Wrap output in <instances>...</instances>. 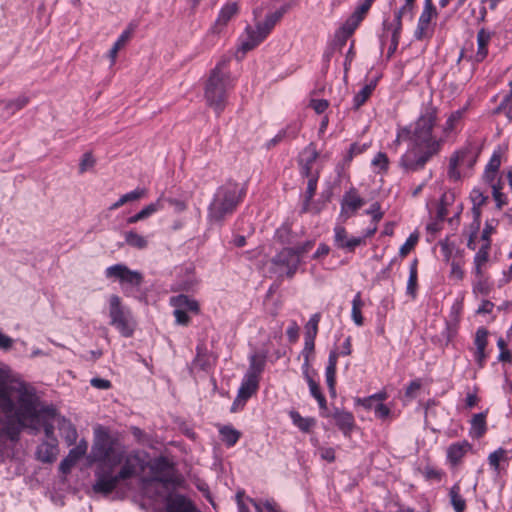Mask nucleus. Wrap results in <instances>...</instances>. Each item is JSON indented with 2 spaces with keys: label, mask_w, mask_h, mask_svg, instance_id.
<instances>
[{
  "label": "nucleus",
  "mask_w": 512,
  "mask_h": 512,
  "mask_svg": "<svg viewBox=\"0 0 512 512\" xmlns=\"http://www.w3.org/2000/svg\"><path fill=\"white\" fill-rule=\"evenodd\" d=\"M56 409L44 405L36 388L20 379L8 380L0 369V438L16 441L23 428L37 433L44 429L48 441L54 437Z\"/></svg>",
  "instance_id": "f257e3e1"
},
{
  "label": "nucleus",
  "mask_w": 512,
  "mask_h": 512,
  "mask_svg": "<svg viewBox=\"0 0 512 512\" xmlns=\"http://www.w3.org/2000/svg\"><path fill=\"white\" fill-rule=\"evenodd\" d=\"M437 108L432 105H427L423 108L420 116L415 122L413 131L408 127L398 129L395 144L399 145L402 141L410 140L415 145H423L430 149L437 151L441 150L444 137H437L434 135L433 130L437 123Z\"/></svg>",
  "instance_id": "f03ea898"
},
{
  "label": "nucleus",
  "mask_w": 512,
  "mask_h": 512,
  "mask_svg": "<svg viewBox=\"0 0 512 512\" xmlns=\"http://www.w3.org/2000/svg\"><path fill=\"white\" fill-rule=\"evenodd\" d=\"M122 466L118 473L115 468L118 465H102L99 469H95V482L92 490L95 493L108 495L118 486L121 480L134 477L138 471L144 469V461L138 453L131 452L125 455L123 451Z\"/></svg>",
  "instance_id": "7ed1b4c3"
},
{
  "label": "nucleus",
  "mask_w": 512,
  "mask_h": 512,
  "mask_svg": "<svg viewBox=\"0 0 512 512\" xmlns=\"http://www.w3.org/2000/svg\"><path fill=\"white\" fill-rule=\"evenodd\" d=\"M227 63V59L218 62L211 71L205 86V100L217 115H220L225 109L227 93L233 86V80L227 70Z\"/></svg>",
  "instance_id": "20e7f679"
},
{
  "label": "nucleus",
  "mask_w": 512,
  "mask_h": 512,
  "mask_svg": "<svg viewBox=\"0 0 512 512\" xmlns=\"http://www.w3.org/2000/svg\"><path fill=\"white\" fill-rule=\"evenodd\" d=\"M245 195L244 188L236 182H226L217 188L208 207V220L220 224L231 215Z\"/></svg>",
  "instance_id": "39448f33"
},
{
  "label": "nucleus",
  "mask_w": 512,
  "mask_h": 512,
  "mask_svg": "<svg viewBox=\"0 0 512 512\" xmlns=\"http://www.w3.org/2000/svg\"><path fill=\"white\" fill-rule=\"evenodd\" d=\"M109 324L123 337H131L136 329L137 322L131 310L122 303L121 298L112 294L108 298Z\"/></svg>",
  "instance_id": "423d86ee"
},
{
  "label": "nucleus",
  "mask_w": 512,
  "mask_h": 512,
  "mask_svg": "<svg viewBox=\"0 0 512 512\" xmlns=\"http://www.w3.org/2000/svg\"><path fill=\"white\" fill-rule=\"evenodd\" d=\"M289 5L282 6L279 10L268 14L263 22H259L255 29H246V38L241 41L240 50L244 53L254 49L271 32L275 24L288 11Z\"/></svg>",
  "instance_id": "0eeeda50"
},
{
  "label": "nucleus",
  "mask_w": 512,
  "mask_h": 512,
  "mask_svg": "<svg viewBox=\"0 0 512 512\" xmlns=\"http://www.w3.org/2000/svg\"><path fill=\"white\" fill-rule=\"evenodd\" d=\"M123 450L114 447L113 441L106 432L98 435L91 449V462L97 464L96 469L102 465H119L122 463Z\"/></svg>",
  "instance_id": "6e6552de"
},
{
  "label": "nucleus",
  "mask_w": 512,
  "mask_h": 512,
  "mask_svg": "<svg viewBox=\"0 0 512 512\" xmlns=\"http://www.w3.org/2000/svg\"><path fill=\"white\" fill-rule=\"evenodd\" d=\"M435 149L423 147V145H415L412 143L411 147L402 155L400 159V166L409 172L418 171L424 168L425 164L438 153Z\"/></svg>",
  "instance_id": "1a4fd4ad"
},
{
  "label": "nucleus",
  "mask_w": 512,
  "mask_h": 512,
  "mask_svg": "<svg viewBox=\"0 0 512 512\" xmlns=\"http://www.w3.org/2000/svg\"><path fill=\"white\" fill-rule=\"evenodd\" d=\"M107 279L118 280L123 290L128 287H139L143 282V275L136 270H131L125 264H115L105 269Z\"/></svg>",
  "instance_id": "9d476101"
},
{
  "label": "nucleus",
  "mask_w": 512,
  "mask_h": 512,
  "mask_svg": "<svg viewBox=\"0 0 512 512\" xmlns=\"http://www.w3.org/2000/svg\"><path fill=\"white\" fill-rule=\"evenodd\" d=\"M300 263L301 260L297 252L289 247L282 249L272 258V264L279 275H285L288 278L295 275Z\"/></svg>",
  "instance_id": "9b49d317"
},
{
  "label": "nucleus",
  "mask_w": 512,
  "mask_h": 512,
  "mask_svg": "<svg viewBox=\"0 0 512 512\" xmlns=\"http://www.w3.org/2000/svg\"><path fill=\"white\" fill-rule=\"evenodd\" d=\"M476 162V156L468 149H461L454 152L449 160L448 177L453 181H458L461 178V169H470Z\"/></svg>",
  "instance_id": "f8f14e48"
},
{
  "label": "nucleus",
  "mask_w": 512,
  "mask_h": 512,
  "mask_svg": "<svg viewBox=\"0 0 512 512\" xmlns=\"http://www.w3.org/2000/svg\"><path fill=\"white\" fill-rule=\"evenodd\" d=\"M436 16L437 10H430L429 7L423 8L414 32V37L417 40H425L433 36L434 24L432 20L436 18Z\"/></svg>",
  "instance_id": "ddd939ff"
},
{
  "label": "nucleus",
  "mask_w": 512,
  "mask_h": 512,
  "mask_svg": "<svg viewBox=\"0 0 512 512\" xmlns=\"http://www.w3.org/2000/svg\"><path fill=\"white\" fill-rule=\"evenodd\" d=\"M238 13V5L236 2H229L225 4L214 24L210 27L208 36L220 35L224 31L229 21Z\"/></svg>",
  "instance_id": "4468645a"
},
{
  "label": "nucleus",
  "mask_w": 512,
  "mask_h": 512,
  "mask_svg": "<svg viewBox=\"0 0 512 512\" xmlns=\"http://www.w3.org/2000/svg\"><path fill=\"white\" fill-rule=\"evenodd\" d=\"M472 450V445L467 440L450 444L446 449V458L450 466L458 467L464 457Z\"/></svg>",
  "instance_id": "2eb2a0df"
},
{
  "label": "nucleus",
  "mask_w": 512,
  "mask_h": 512,
  "mask_svg": "<svg viewBox=\"0 0 512 512\" xmlns=\"http://www.w3.org/2000/svg\"><path fill=\"white\" fill-rule=\"evenodd\" d=\"M167 512H197L193 502L182 494L170 493L165 498Z\"/></svg>",
  "instance_id": "dca6fc26"
},
{
  "label": "nucleus",
  "mask_w": 512,
  "mask_h": 512,
  "mask_svg": "<svg viewBox=\"0 0 512 512\" xmlns=\"http://www.w3.org/2000/svg\"><path fill=\"white\" fill-rule=\"evenodd\" d=\"M488 344V330L480 327L476 330L474 337V350L473 355L475 362L479 368H483L486 362L487 354L486 347Z\"/></svg>",
  "instance_id": "f3484780"
},
{
  "label": "nucleus",
  "mask_w": 512,
  "mask_h": 512,
  "mask_svg": "<svg viewBox=\"0 0 512 512\" xmlns=\"http://www.w3.org/2000/svg\"><path fill=\"white\" fill-rule=\"evenodd\" d=\"M364 205V200L358 195L356 189L351 188L347 191L341 202V217L348 219Z\"/></svg>",
  "instance_id": "a211bd4d"
},
{
  "label": "nucleus",
  "mask_w": 512,
  "mask_h": 512,
  "mask_svg": "<svg viewBox=\"0 0 512 512\" xmlns=\"http://www.w3.org/2000/svg\"><path fill=\"white\" fill-rule=\"evenodd\" d=\"M258 388L259 379H256L255 376L244 375L233 406H243L257 392Z\"/></svg>",
  "instance_id": "6ab92c4d"
},
{
  "label": "nucleus",
  "mask_w": 512,
  "mask_h": 512,
  "mask_svg": "<svg viewBox=\"0 0 512 512\" xmlns=\"http://www.w3.org/2000/svg\"><path fill=\"white\" fill-rule=\"evenodd\" d=\"M334 242L338 248L352 252L357 246L364 244V238H348L346 229L338 225L334 228Z\"/></svg>",
  "instance_id": "aec40b11"
},
{
  "label": "nucleus",
  "mask_w": 512,
  "mask_h": 512,
  "mask_svg": "<svg viewBox=\"0 0 512 512\" xmlns=\"http://www.w3.org/2000/svg\"><path fill=\"white\" fill-rule=\"evenodd\" d=\"M317 157L318 152L313 144H309L307 147L304 148L299 158V164L302 175H304L305 177L315 175V173H313V167Z\"/></svg>",
  "instance_id": "412c9836"
},
{
  "label": "nucleus",
  "mask_w": 512,
  "mask_h": 512,
  "mask_svg": "<svg viewBox=\"0 0 512 512\" xmlns=\"http://www.w3.org/2000/svg\"><path fill=\"white\" fill-rule=\"evenodd\" d=\"M371 5V2L364 0V2L353 12V14L342 24L341 28L352 36L356 28L364 19Z\"/></svg>",
  "instance_id": "4be33fe9"
},
{
  "label": "nucleus",
  "mask_w": 512,
  "mask_h": 512,
  "mask_svg": "<svg viewBox=\"0 0 512 512\" xmlns=\"http://www.w3.org/2000/svg\"><path fill=\"white\" fill-rule=\"evenodd\" d=\"M416 0H405V3L395 12V28L392 32V41L394 43V48L398 45L399 34L402 29V17L408 15L410 19L412 18V12L414 8Z\"/></svg>",
  "instance_id": "5701e85b"
},
{
  "label": "nucleus",
  "mask_w": 512,
  "mask_h": 512,
  "mask_svg": "<svg viewBox=\"0 0 512 512\" xmlns=\"http://www.w3.org/2000/svg\"><path fill=\"white\" fill-rule=\"evenodd\" d=\"M58 455L57 439L42 442L36 451V457L43 463H53Z\"/></svg>",
  "instance_id": "b1692460"
},
{
  "label": "nucleus",
  "mask_w": 512,
  "mask_h": 512,
  "mask_svg": "<svg viewBox=\"0 0 512 512\" xmlns=\"http://www.w3.org/2000/svg\"><path fill=\"white\" fill-rule=\"evenodd\" d=\"M333 418L336 422V425L344 433V435L347 436L351 433L355 426L354 416L351 412L336 410L333 414Z\"/></svg>",
  "instance_id": "393cba45"
},
{
  "label": "nucleus",
  "mask_w": 512,
  "mask_h": 512,
  "mask_svg": "<svg viewBox=\"0 0 512 512\" xmlns=\"http://www.w3.org/2000/svg\"><path fill=\"white\" fill-rule=\"evenodd\" d=\"M168 483V479L155 477L153 479L143 480L144 494L149 498H157L162 494V489L165 488Z\"/></svg>",
  "instance_id": "a878e982"
},
{
  "label": "nucleus",
  "mask_w": 512,
  "mask_h": 512,
  "mask_svg": "<svg viewBox=\"0 0 512 512\" xmlns=\"http://www.w3.org/2000/svg\"><path fill=\"white\" fill-rule=\"evenodd\" d=\"M170 304L173 307H179V309L186 311L188 313H199L198 302L187 295L180 294L175 297H172L170 300Z\"/></svg>",
  "instance_id": "bb28decb"
},
{
  "label": "nucleus",
  "mask_w": 512,
  "mask_h": 512,
  "mask_svg": "<svg viewBox=\"0 0 512 512\" xmlns=\"http://www.w3.org/2000/svg\"><path fill=\"white\" fill-rule=\"evenodd\" d=\"M491 39V35H490V32L486 31L485 29H481L478 33H477V51L476 53L472 56L473 60L475 62H482L487 54H488V43Z\"/></svg>",
  "instance_id": "cd10ccee"
},
{
  "label": "nucleus",
  "mask_w": 512,
  "mask_h": 512,
  "mask_svg": "<svg viewBox=\"0 0 512 512\" xmlns=\"http://www.w3.org/2000/svg\"><path fill=\"white\" fill-rule=\"evenodd\" d=\"M133 33V27H129L124 30L121 35L118 37L116 42L113 44L112 48L108 53V57L111 61V65H114L117 59V54L120 49H122L130 40L131 35Z\"/></svg>",
  "instance_id": "c85d7f7f"
},
{
  "label": "nucleus",
  "mask_w": 512,
  "mask_h": 512,
  "mask_svg": "<svg viewBox=\"0 0 512 512\" xmlns=\"http://www.w3.org/2000/svg\"><path fill=\"white\" fill-rule=\"evenodd\" d=\"M338 360V353L336 351H331L328 357V365L326 367L325 376L326 382L329 387V390L332 393H335V375H336V366Z\"/></svg>",
  "instance_id": "c756f323"
},
{
  "label": "nucleus",
  "mask_w": 512,
  "mask_h": 512,
  "mask_svg": "<svg viewBox=\"0 0 512 512\" xmlns=\"http://www.w3.org/2000/svg\"><path fill=\"white\" fill-rule=\"evenodd\" d=\"M487 430L486 413L473 415L471 419L470 435L474 438H481Z\"/></svg>",
  "instance_id": "7c9ffc66"
},
{
  "label": "nucleus",
  "mask_w": 512,
  "mask_h": 512,
  "mask_svg": "<svg viewBox=\"0 0 512 512\" xmlns=\"http://www.w3.org/2000/svg\"><path fill=\"white\" fill-rule=\"evenodd\" d=\"M266 362L265 355L253 354L250 357L249 368L245 375L247 376H255L256 379L260 380V375L264 370Z\"/></svg>",
  "instance_id": "2f4dec72"
},
{
  "label": "nucleus",
  "mask_w": 512,
  "mask_h": 512,
  "mask_svg": "<svg viewBox=\"0 0 512 512\" xmlns=\"http://www.w3.org/2000/svg\"><path fill=\"white\" fill-rule=\"evenodd\" d=\"M303 373H304V377L308 383L311 395L317 400L319 406L321 408H324L326 406V399H325L324 395L321 393L318 384L313 379V377L310 375L309 369L303 370Z\"/></svg>",
  "instance_id": "473e14b6"
},
{
  "label": "nucleus",
  "mask_w": 512,
  "mask_h": 512,
  "mask_svg": "<svg viewBox=\"0 0 512 512\" xmlns=\"http://www.w3.org/2000/svg\"><path fill=\"white\" fill-rule=\"evenodd\" d=\"M146 189L144 188H137L129 193H126L124 195H122L118 201H116L115 203H113L111 206H110V210H115V209H118L119 207L123 206L124 204H126L127 202H131V201H135V200H138L144 196H146Z\"/></svg>",
  "instance_id": "72a5a7b5"
},
{
  "label": "nucleus",
  "mask_w": 512,
  "mask_h": 512,
  "mask_svg": "<svg viewBox=\"0 0 512 512\" xmlns=\"http://www.w3.org/2000/svg\"><path fill=\"white\" fill-rule=\"evenodd\" d=\"M460 492L461 488L459 483L454 484L449 491L450 501L456 512H464L466 508V502Z\"/></svg>",
  "instance_id": "f704fd0d"
},
{
  "label": "nucleus",
  "mask_w": 512,
  "mask_h": 512,
  "mask_svg": "<svg viewBox=\"0 0 512 512\" xmlns=\"http://www.w3.org/2000/svg\"><path fill=\"white\" fill-rule=\"evenodd\" d=\"M511 458L510 452L503 448H498L488 456L489 465L495 470L499 471L500 463L507 462Z\"/></svg>",
  "instance_id": "c9c22d12"
},
{
  "label": "nucleus",
  "mask_w": 512,
  "mask_h": 512,
  "mask_svg": "<svg viewBox=\"0 0 512 512\" xmlns=\"http://www.w3.org/2000/svg\"><path fill=\"white\" fill-rule=\"evenodd\" d=\"M289 416L293 424L303 432H309L315 425V420L313 418H304L295 410L290 411Z\"/></svg>",
  "instance_id": "e433bc0d"
},
{
  "label": "nucleus",
  "mask_w": 512,
  "mask_h": 512,
  "mask_svg": "<svg viewBox=\"0 0 512 512\" xmlns=\"http://www.w3.org/2000/svg\"><path fill=\"white\" fill-rule=\"evenodd\" d=\"M219 433L221 435L222 441L228 447L234 446L241 436V433L231 426L221 427Z\"/></svg>",
  "instance_id": "4c0bfd02"
},
{
  "label": "nucleus",
  "mask_w": 512,
  "mask_h": 512,
  "mask_svg": "<svg viewBox=\"0 0 512 512\" xmlns=\"http://www.w3.org/2000/svg\"><path fill=\"white\" fill-rule=\"evenodd\" d=\"M417 281H418V272H417V261L415 260L409 268V278L406 287V294L409 295L412 299L416 297L417 291Z\"/></svg>",
  "instance_id": "58836bf2"
},
{
  "label": "nucleus",
  "mask_w": 512,
  "mask_h": 512,
  "mask_svg": "<svg viewBox=\"0 0 512 512\" xmlns=\"http://www.w3.org/2000/svg\"><path fill=\"white\" fill-rule=\"evenodd\" d=\"M490 244H483L474 257L475 272L478 276L482 274V266L486 264L489 257Z\"/></svg>",
  "instance_id": "ea45409f"
},
{
  "label": "nucleus",
  "mask_w": 512,
  "mask_h": 512,
  "mask_svg": "<svg viewBox=\"0 0 512 512\" xmlns=\"http://www.w3.org/2000/svg\"><path fill=\"white\" fill-rule=\"evenodd\" d=\"M362 307H363V301L361 299L360 292H358L352 300V311H351L352 320L354 321V323L357 326L363 325V317H362V313H361Z\"/></svg>",
  "instance_id": "a19ab883"
},
{
  "label": "nucleus",
  "mask_w": 512,
  "mask_h": 512,
  "mask_svg": "<svg viewBox=\"0 0 512 512\" xmlns=\"http://www.w3.org/2000/svg\"><path fill=\"white\" fill-rule=\"evenodd\" d=\"M124 236L126 244L131 247L137 249H144L147 247L148 242L146 238L134 231H127Z\"/></svg>",
  "instance_id": "79ce46f5"
},
{
  "label": "nucleus",
  "mask_w": 512,
  "mask_h": 512,
  "mask_svg": "<svg viewBox=\"0 0 512 512\" xmlns=\"http://www.w3.org/2000/svg\"><path fill=\"white\" fill-rule=\"evenodd\" d=\"M88 449V443L86 440L81 439L78 444L72 448L68 455L66 456L68 459L72 460L74 463H77L86 453Z\"/></svg>",
  "instance_id": "37998d69"
},
{
  "label": "nucleus",
  "mask_w": 512,
  "mask_h": 512,
  "mask_svg": "<svg viewBox=\"0 0 512 512\" xmlns=\"http://www.w3.org/2000/svg\"><path fill=\"white\" fill-rule=\"evenodd\" d=\"M375 88V84L370 83L365 85L355 96L353 99L354 107L358 109L361 105H363L366 100L370 97L373 90Z\"/></svg>",
  "instance_id": "c03bdc74"
},
{
  "label": "nucleus",
  "mask_w": 512,
  "mask_h": 512,
  "mask_svg": "<svg viewBox=\"0 0 512 512\" xmlns=\"http://www.w3.org/2000/svg\"><path fill=\"white\" fill-rule=\"evenodd\" d=\"M462 114V111L457 110L448 117L443 126L444 138L448 137V135L454 130L456 124L461 120Z\"/></svg>",
  "instance_id": "a18cd8bd"
},
{
  "label": "nucleus",
  "mask_w": 512,
  "mask_h": 512,
  "mask_svg": "<svg viewBox=\"0 0 512 512\" xmlns=\"http://www.w3.org/2000/svg\"><path fill=\"white\" fill-rule=\"evenodd\" d=\"M314 341L315 338H312L310 336H305V344L302 351V355L304 357V363H303V370L309 369L310 366V356L314 352Z\"/></svg>",
  "instance_id": "49530a36"
},
{
  "label": "nucleus",
  "mask_w": 512,
  "mask_h": 512,
  "mask_svg": "<svg viewBox=\"0 0 512 512\" xmlns=\"http://www.w3.org/2000/svg\"><path fill=\"white\" fill-rule=\"evenodd\" d=\"M510 92L504 97L497 108L498 112H503L508 119L512 120V81L509 83Z\"/></svg>",
  "instance_id": "de8ad7c7"
},
{
  "label": "nucleus",
  "mask_w": 512,
  "mask_h": 512,
  "mask_svg": "<svg viewBox=\"0 0 512 512\" xmlns=\"http://www.w3.org/2000/svg\"><path fill=\"white\" fill-rule=\"evenodd\" d=\"M418 239H419V236L417 233L410 234V236L407 238L405 243L399 249L400 256L401 257L407 256L413 250L415 245L417 244Z\"/></svg>",
  "instance_id": "09e8293b"
},
{
  "label": "nucleus",
  "mask_w": 512,
  "mask_h": 512,
  "mask_svg": "<svg viewBox=\"0 0 512 512\" xmlns=\"http://www.w3.org/2000/svg\"><path fill=\"white\" fill-rule=\"evenodd\" d=\"M161 209H163L162 197L158 198L155 202L150 203L149 205L145 206L139 212L144 220V219L150 217L152 214L158 212Z\"/></svg>",
  "instance_id": "8fccbe9b"
},
{
  "label": "nucleus",
  "mask_w": 512,
  "mask_h": 512,
  "mask_svg": "<svg viewBox=\"0 0 512 512\" xmlns=\"http://www.w3.org/2000/svg\"><path fill=\"white\" fill-rule=\"evenodd\" d=\"M29 102V98L27 96H19L18 98L7 102L6 109L11 113H15L16 111L25 107Z\"/></svg>",
  "instance_id": "3c124183"
},
{
  "label": "nucleus",
  "mask_w": 512,
  "mask_h": 512,
  "mask_svg": "<svg viewBox=\"0 0 512 512\" xmlns=\"http://www.w3.org/2000/svg\"><path fill=\"white\" fill-rule=\"evenodd\" d=\"M320 321V314L316 313L311 316L309 319L307 325H306V333L305 336H310L312 338H315L318 332V323Z\"/></svg>",
  "instance_id": "603ef678"
},
{
  "label": "nucleus",
  "mask_w": 512,
  "mask_h": 512,
  "mask_svg": "<svg viewBox=\"0 0 512 512\" xmlns=\"http://www.w3.org/2000/svg\"><path fill=\"white\" fill-rule=\"evenodd\" d=\"M501 156H502L501 149L498 148L497 150H495L493 152L489 162L486 165L485 170H490L492 172H498L499 168L501 166V162H502Z\"/></svg>",
  "instance_id": "864d4df0"
},
{
  "label": "nucleus",
  "mask_w": 512,
  "mask_h": 512,
  "mask_svg": "<svg viewBox=\"0 0 512 512\" xmlns=\"http://www.w3.org/2000/svg\"><path fill=\"white\" fill-rule=\"evenodd\" d=\"M95 165V159L91 153L87 152L82 156L79 164V173L83 174L86 171L92 169Z\"/></svg>",
  "instance_id": "5fc2aeb1"
},
{
  "label": "nucleus",
  "mask_w": 512,
  "mask_h": 512,
  "mask_svg": "<svg viewBox=\"0 0 512 512\" xmlns=\"http://www.w3.org/2000/svg\"><path fill=\"white\" fill-rule=\"evenodd\" d=\"M388 157L385 153L379 152L372 160V165L378 167L382 171H386L388 169Z\"/></svg>",
  "instance_id": "6e6d98bb"
},
{
  "label": "nucleus",
  "mask_w": 512,
  "mask_h": 512,
  "mask_svg": "<svg viewBox=\"0 0 512 512\" xmlns=\"http://www.w3.org/2000/svg\"><path fill=\"white\" fill-rule=\"evenodd\" d=\"M64 430H65L64 438H65L67 444L72 445L73 443H75V441L77 439V431H76L75 427L70 422H67L64 426Z\"/></svg>",
  "instance_id": "4d7b16f0"
},
{
  "label": "nucleus",
  "mask_w": 512,
  "mask_h": 512,
  "mask_svg": "<svg viewBox=\"0 0 512 512\" xmlns=\"http://www.w3.org/2000/svg\"><path fill=\"white\" fill-rule=\"evenodd\" d=\"M173 314L175 316L177 324L183 325V326H186L189 324L190 317L188 315V312L179 309V307H174Z\"/></svg>",
  "instance_id": "13d9d810"
},
{
  "label": "nucleus",
  "mask_w": 512,
  "mask_h": 512,
  "mask_svg": "<svg viewBox=\"0 0 512 512\" xmlns=\"http://www.w3.org/2000/svg\"><path fill=\"white\" fill-rule=\"evenodd\" d=\"M375 416L381 420L389 417L391 410L388 406L383 403H377L374 407Z\"/></svg>",
  "instance_id": "bf43d9fd"
},
{
  "label": "nucleus",
  "mask_w": 512,
  "mask_h": 512,
  "mask_svg": "<svg viewBox=\"0 0 512 512\" xmlns=\"http://www.w3.org/2000/svg\"><path fill=\"white\" fill-rule=\"evenodd\" d=\"M310 106L316 113L321 114L328 108L329 102L325 99H312L310 101Z\"/></svg>",
  "instance_id": "052dcab7"
},
{
  "label": "nucleus",
  "mask_w": 512,
  "mask_h": 512,
  "mask_svg": "<svg viewBox=\"0 0 512 512\" xmlns=\"http://www.w3.org/2000/svg\"><path fill=\"white\" fill-rule=\"evenodd\" d=\"M351 35L346 32L344 29H342L341 27L336 31L335 33V39H334V43L336 46H339V47H343L345 44H346V41L348 40V38L350 37Z\"/></svg>",
  "instance_id": "680f3d73"
},
{
  "label": "nucleus",
  "mask_w": 512,
  "mask_h": 512,
  "mask_svg": "<svg viewBox=\"0 0 512 512\" xmlns=\"http://www.w3.org/2000/svg\"><path fill=\"white\" fill-rule=\"evenodd\" d=\"M308 178H309V180L307 183V190H306L307 201H309L315 194L318 176H317V174H315V175L309 176Z\"/></svg>",
  "instance_id": "e2e57ef3"
},
{
  "label": "nucleus",
  "mask_w": 512,
  "mask_h": 512,
  "mask_svg": "<svg viewBox=\"0 0 512 512\" xmlns=\"http://www.w3.org/2000/svg\"><path fill=\"white\" fill-rule=\"evenodd\" d=\"M313 245H314L313 241H306L305 243L299 244V245H297L295 247H291V248L297 252V254L299 255V258L301 260L302 257L304 256V254H306L307 252H309L311 250Z\"/></svg>",
  "instance_id": "0e129e2a"
},
{
  "label": "nucleus",
  "mask_w": 512,
  "mask_h": 512,
  "mask_svg": "<svg viewBox=\"0 0 512 512\" xmlns=\"http://www.w3.org/2000/svg\"><path fill=\"white\" fill-rule=\"evenodd\" d=\"M90 384L92 387L101 389V390H107L111 387V382L107 379L103 378H92L90 380Z\"/></svg>",
  "instance_id": "69168bd1"
},
{
  "label": "nucleus",
  "mask_w": 512,
  "mask_h": 512,
  "mask_svg": "<svg viewBox=\"0 0 512 512\" xmlns=\"http://www.w3.org/2000/svg\"><path fill=\"white\" fill-rule=\"evenodd\" d=\"M319 455L323 460L333 462L335 460V451L331 447H322L319 449Z\"/></svg>",
  "instance_id": "338daca9"
},
{
  "label": "nucleus",
  "mask_w": 512,
  "mask_h": 512,
  "mask_svg": "<svg viewBox=\"0 0 512 512\" xmlns=\"http://www.w3.org/2000/svg\"><path fill=\"white\" fill-rule=\"evenodd\" d=\"M473 293L487 295L489 293V287L487 283L483 280H479L478 282H476L473 286Z\"/></svg>",
  "instance_id": "774afa93"
}]
</instances>
